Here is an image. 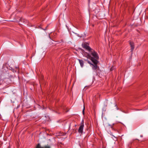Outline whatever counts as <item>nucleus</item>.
Instances as JSON below:
<instances>
[{"instance_id":"obj_4","label":"nucleus","mask_w":148,"mask_h":148,"mask_svg":"<svg viewBox=\"0 0 148 148\" xmlns=\"http://www.w3.org/2000/svg\"><path fill=\"white\" fill-rule=\"evenodd\" d=\"M84 127V123H82L81 125L80 126L79 129H78V132L81 134L83 133V130Z\"/></svg>"},{"instance_id":"obj_5","label":"nucleus","mask_w":148,"mask_h":148,"mask_svg":"<svg viewBox=\"0 0 148 148\" xmlns=\"http://www.w3.org/2000/svg\"><path fill=\"white\" fill-rule=\"evenodd\" d=\"M77 60L79 61V63L80 64L81 67L82 68L83 67L84 65V62L82 60L77 59Z\"/></svg>"},{"instance_id":"obj_14","label":"nucleus","mask_w":148,"mask_h":148,"mask_svg":"<svg viewBox=\"0 0 148 148\" xmlns=\"http://www.w3.org/2000/svg\"><path fill=\"white\" fill-rule=\"evenodd\" d=\"M76 129H75V131H76Z\"/></svg>"},{"instance_id":"obj_8","label":"nucleus","mask_w":148,"mask_h":148,"mask_svg":"<svg viewBox=\"0 0 148 148\" xmlns=\"http://www.w3.org/2000/svg\"><path fill=\"white\" fill-rule=\"evenodd\" d=\"M40 148H51V147L49 145H47L42 147Z\"/></svg>"},{"instance_id":"obj_1","label":"nucleus","mask_w":148,"mask_h":148,"mask_svg":"<svg viewBox=\"0 0 148 148\" xmlns=\"http://www.w3.org/2000/svg\"><path fill=\"white\" fill-rule=\"evenodd\" d=\"M86 57L88 58L91 60L92 62L94 64V65L91 64L89 61L88 60H87L88 63L93 66L92 67V69L94 70L96 69L97 68V64H98V61L96 60H94L93 58H92L89 54H87Z\"/></svg>"},{"instance_id":"obj_9","label":"nucleus","mask_w":148,"mask_h":148,"mask_svg":"<svg viewBox=\"0 0 148 148\" xmlns=\"http://www.w3.org/2000/svg\"><path fill=\"white\" fill-rule=\"evenodd\" d=\"M42 147H41L39 144H38L36 146V148H40Z\"/></svg>"},{"instance_id":"obj_13","label":"nucleus","mask_w":148,"mask_h":148,"mask_svg":"<svg viewBox=\"0 0 148 148\" xmlns=\"http://www.w3.org/2000/svg\"><path fill=\"white\" fill-rule=\"evenodd\" d=\"M116 108H117V110H118V108H117V107H116Z\"/></svg>"},{"instance_id":"obj_12","label":"nucleus","mask_w":148,"mask_h":148,"mask_svg":"<svg viewBox=\"0 0 148 148\" xmlns=\"http://www.w3.org/2000/svg\"><path fill=\"white\" fill-rule=\"evenodd\" d=\"M16 69H17L18 68V67H16Z\"/></svg>"},{"instance_id":"obj_3","label":"nucleus","mask_w":148,"mask_h":148,"mask_svg":"<svg viewBox=\"0 0 148 148\" xmlns=\"http://www.w3.org/2000/svg\"><path fill=\"white\" fill-rule=\"evenodd\" d=\"M82 47L86 49L90 52L92 50L88 45L85 43L82 44Z\"/></svg>"},{"instance_id":"obj_6","label":"nucleus","mask_w":148,"mask_h":148,"mask_svg":"<svg viewBox=\"0 0 148 148\" xmlns=\"http://www.w3.org/2000/svg\"><path fill=\"white\" fill-rule=\"evenodd\" d=\"M130 44L131 47V51H133L134 48V43L133 42H130Z\"/></svg>"},{"instance_id":"obj_11","label":"nucleus","mask_w":148,"mask_h":148,"mask_svg":"<svg viewBox=\"0 0 148 148\" xmlns=\"http://www.w3.org/2000/svg\"><path fill=\"white\" fill-rule=\"evenodd\" d=\"M114 69V66L112 67L110 69L111 71H112Z\"/></svg>"},{"instance_id":"obj_7","label":"nucleus","mask_w":148,"mask_h":148,"mask_svg":"<svg viewBox=\"0 0 148 148\" xmlns=\"http://www.w3.org/2000/svg\"><path fill=\"white\" fill-rule=\"evenodd\" d=\"M114 125V124H113V125H109V126L112 129L114 130V131H117V130L115 129L114 127H113V125Z\"/></svg>"},{"instance_id":"obj_2","label":"nucleus","mask_w":148,"mask_h":148,"mask_svg":"<svg viewBox=\"0 0 148 148\" xmlns=\"http://www.w3.org/2000/svg\"><path fill=\"white\" fill-rule=\"evenodd\" d=\"M91 54L93 57V58L92 57L94 60L98 59L99 58L97 53L94 51L92 50L90 52Z\"/></svg>"},{"instance_id":"obj_10","label":"nucleus","mask_w":148,"mask_h":148,"mask_svg":"<svg viewBox=\"0 0 148 148\" xmlns=\"http://www.w3.org/2000/svg\"><path fill=\"white\" fill-rule=\"evenodd\" d=\"M84 110H85V108H84H84L82 110V113H83V115H84Z\"/></svg>"}]
</instances>
